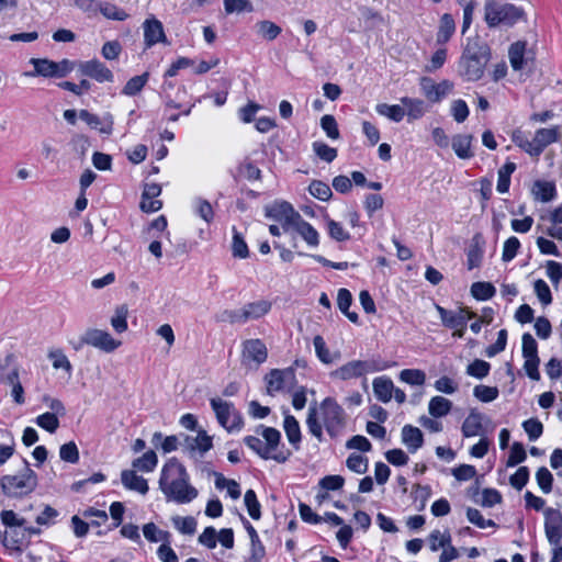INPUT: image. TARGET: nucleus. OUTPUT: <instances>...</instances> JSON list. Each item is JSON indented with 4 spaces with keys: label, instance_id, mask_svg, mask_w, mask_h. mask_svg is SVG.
<instances>
[{
    "label": "nucleus",
    "instance_id": "obj_12",
    "mask_svg": "<svg viewBox=\"0 0 562 562\" xmlns=\"http://www.w3.org/2000/svg\"><path fill=\"white\" fill-rule=\"evenodd\" d=\"M420 91L424 97L431 103L441 102L453 89V83L449 80H442L436 83L429 77L419 79Z\"/></svg>",
    "mask_w": 562,
    "mask_h": 562
},
{
    "label": "nucleus",
    "instance_id": "obj_29",
    "mask_svg": "<svg viewBox=\"0 0 562 562\" xmlns=\"http://www.w3.org/2000/svg\"><path fill=\"white\" fill-rule=\"evenodd\" d=\"M20 368L12 353L0 358V383L5 384L12 379L19 378Z\"/></svg>",
    "mask_w": 562,
    "mask_h": 562
},
{
    "label": "nucleus",
    "instance_id": "obj_32",
    "mask_svg": "<svg viewBox=\"0 0 562 562\" xmlns=\"http://www.w3.org/2000/svg\"><path fill=\"white\" fill-rule=\"evenodd\" d=\"M483 415L471 411L462 424V435L467 438L479 436L483 430Z\"/></svg>",
    "mask_w": 562,
    "mask_h": 562
},
{
    "label": "nucleus",
    "instance_id": "obj_13",
    "mask_svg": "<svg viewBox=\"0 0 562 562\" xmlns=\"http://www.w3.org/2000/svg\"><path fill=\"white\" fill-rule=\"evenodd\" d=\"M267 216L281 223L283 232H288L301 215L288 202H276L267 207Z\"/></svg>",
    "mask_w": 562,
    "mask_h": 562
},
{
    "label": "nucleus",
    "instance_id": "obj_46",
    "mask_svg": "<svg viewBox=\"0 0 562 562\" xmlns=\"http://www.w3.org/2000/svg\"><path fill=\"white\" fill-rule=\"evenodd\" d=\"M151 442L157 446L160 442V447L165 453H170L176 451L178 447H181V442L177 436H167L164 437L161 432H155L153 435Z\"/></svg>",
    "mask_w": 562,
    "mask_h": 562
},
{
    "label": "nucleus",
    "instance_id": "obj_30",
    "mask_svg": "<svg viewBox=\"0 0 562 562\" xmlns=\"http://www.w3.org/2000/svg\"><path fill=\"white\" fill-rule=\"evenodd\" d=\"M456 32V22L451 14L443 13L439 20L436 34V42L439 45L446 44Z\"/></svg>",
    "mask_w": 562,
    "mask_h": 562
},
{
    "label": "nucleus",
    "instance_id": "obj_3",
    "mask_svg": "<svg viewBox=\"0 0 562 562\" xmlns=\"http://www.w3.org/2000/svg\"><path fill=\"white\" fill-rule=\"evenodd\" d=\"M257 436H246L245 445L265 460L285 463L292 451L281 443V432L273 428L260 425L256 428Z\"/></svg>",
    "mask_w": 562,
    "mask_h": 562
},
{
    "label": "nucleus",
    "instance_id": "obj_4",
    "mask_svg": "<svg viewBox=\"0 0 562 562\" xmlns=\"http://www.w3.org/2000/svg\"><path fill=\"white\" fill-rule=\"evenodd\" d=\"M491 60V49L487 45L469 44L459 60V74L467 81L480 80Z\"/></svg>",
    "mask_w": 562,
    "mask_h": 562
},
{
    "label": "nucleus",
    "instance_id": "obj_37",
    "mask_svg": "<svg viewBox=\"0 0 562 562\" xmlns=\"http://www.w3.org/2000/svg\"><path fill=\"white\" fill-rule=\"evenodd\" d=\"M517 166L515 162L507 161L504 166L498 169L497 172V192L504 194L507 193L510 187V177L515 172Z\"/></svg>",
    "mask_w": 562,
    "mask_h": 562
},
{
    "label": "nucleus",
    "instance_id": "obj_20",
    "mask_svg": "<svg viewBox=\"0 0 562 562\" xmlns=\"http://www.w3.org/2000/svg\"><path fill=\"white\" fill-rule=\"evenodd\" d=\"M293 379V372L290 370L273 369L266 374L267 393L274 395L282 392L289 380Z\"/></svg>",
    "mask_w": 562,
    "mask_h": 562
},
{
    "label": "nucleus",
    "instance_id": "obj_14",
    "mask_svg": "<svg viewBox=\"0 0 562 562\" xmlns=\"http://www.w3.org/2000/svg\"><path fill=\"white\" fill-rule=\"evenodd\" d=\"M544 515V532L550 544L557 546L562 539V515L555 508H546Z\"/></svg>",
    "mask_w": 562,
    "mask_h": 562
},
{
    "label": "nucleus",
    "instance_id": "obj_2",
    "mask_svg": "<svg viewBox=\"0 0 562 562\" xmlns=\"http://www.w3.org/2000/svg\"><path fill=\"white\" fill-rule=\"evenodd\" d=\"M345 424V411L333 397H326L319 404L314 403L308 407L306 426L318 441L323 440V428L329 436L335 437L342 430Z\"/></svg>",
    "mask_w": 562,
    "mask_h": 562
},
{
    "label": "nucleus",
    "instance_id": "obj_8",
    "mask_svg": "<svg viewBox=\"0 0 562 562\" xmlns=\"http://www.w3.org/2000/svg\"><path fill=\"white\" fill-rule=\"evenodd\" d=\"M210 403L223 428L231 434L239 432L243 429L244 419L233 403L222 398H212Z\"/></svg>",
    "mask_w": 562,
    "mask_h": 562
},
{
    "label": "nucleus",
    "instance_id": "obj_59",
    "mask_svg": "<svg viewBox=\"0 0 562 562\" xmlns=\"http://www.w3.org/2000/svg\"><path fill=\"white\" fill-rule=\"evenodd\" d=\"M473 394L479 401L490 403L498 397L499 392L495 386L476 385L473 390Z\"/></svg>",
    "mask_w": 562,
    "mask_h": 562
},
{
    "label": "nucleus",
    "instance_id": "obj_31",
    "mask_svg": "<svg viewBox=\"0 0 562 562\" xmlns=\"http://www.w3.org/2000/svg\"><path fill=\"white\" fill-rule=\"evenodd\" d=\"M402 441L411 452H416L423 446V432L417 427L405 425L402 428Z\"/></svg>",
    "mask_w": 562,
    "mask_h": 562
},
{
    "label": "nucleus",
    "instance_id": "obj_57",
    "mask_svg": "<svg viewBox=\"0 0 562 562\" xmlns=\"http://www.w3.org/2000/svg\"><path fill=\"white\" fill-rule=\"evenodd\" d=\"M194 213L206 223H211L214 217L212 205L203 199H195L193 201Z\"/></svg>",
    "mask_w": 562,
    "mask_h": 562
},
{
    "label": "nucleus",
    "instance_id": "obj_62",
    "mask_svg": "<svg viewBox=\"0 0 562 562\" xmlns=\"http://www.w3.org/2000/svg\"><path fill=\"white\" fill-rule=\"evenodd\" d=\"M347 468L358 474L366 473L368 470V459L358 453H351L346 461Z\"/></svg>",
    "mask_w": 562,
    "mask_h": 562
},
{
    "label": "nucleus",
    "instance_id": "obj_64",
    "mask_svg": "<svg viewBox=\"0 0 562 562\" xmlns=\"http://www.w3.org/2000/svg\"><path fill=\"white\" fill-rule=\"evenodd\" d=\"M491 364L484 360L476 359L467 368V373L476 379H483L490 373Z\"/></svg>",
    "mask_w": 562,
    "mask_h": 562
},
{
    "label": "nucleus",
    "instance_id": "obj_42",
    "mask_svg": "<svg viewBox=\"0 0 562 562\" xmlns=\"http://www.w3.org/2000/svg\"><path fill=\"white\" fill-rule=\"evenodd\" d=\"M127 316H128V308L126 305L123 304L115 308L110 323L116 333L122 334L127 330V328H128Z\"/></svg>",
    "mask_w": 562,
    "mask_h": 562
},
{
    "label": "nucleus",
    "instance_id": "obj_33",
    "mask_svg": "<svg viewBox=\"0 0 562 562\" xmlns=\"http://www.w3.org/2000/svg\"><path fill=\"white\" fill-rule=\"evenodd\" d=\"M526 49H527V43L525 41H517L509 46L508 58H509L510 66L515 71L521 70L525 67Z\"/></svg>",
    "mask_w": 562,
    "mask_h": 562
},
{
    "label": "nucleus",
    "instance_id": "obj_10",
    "mask_svg": "<svg viewBox=\"0 0 562 562\" xmlns=\"http://www.w3.org/2000/svg\"><path fill=\"white\" fill-rule=\"evenodd\" d=\"M385 366H378L373 360H352L331 372V376L339 380L360 378L367 373L384 370Z\"/></svg>",
    "mask_w": 562,
    "mask_h": 562
},
{
    "label": "nucleus",
    "instance_id": "obj_50",
    "mask_svg": "<svg viewBox=\"0 0 562 562\" xmlns=\"http://www.w3.org/2000/svg\"><path fill=\"white\" fill-rule=\"evenodd\" d=\"M451 542V535L449 531L432 530L428 537V543L431 551L436 552L441 547L448 546Z\"/></svg>",
    "mask_w": 562,
    "mask_h": 562
},
{
    "label": "nucleus",
    "instance_id": "obj_54",
    "mask_svg": "<svg viewBox=\"0 0 562 562\" xmlns=\"http://www.w3.org/2000/svg\"><path fill=\"white\" fill-rule=\"evenodd\" d=\"M308 191L314 198L321 201H328L333 194L330 187L327 183L318 180L311 182Z\"/></svg>",
    "mask_w": 562,
    "mask_h": 562
},
{
    "label": "nucleus",
    "instance_id": "obj_49",
    "mask_svg": "<svg viewBox=\"0 0 562 562\" xmlns=\"http://www.w3.org/2000/svg\"><path fill=\"white\" fill-rule=\"evenodd\" d=\"M496 290L490 282H474L471 285V294L481 301H486L494 296Z\"/></svg>",
    "mask_w": 562,
    "mask_h": 562
},
{
    "label": "nucleus",
    "instance_id": "obj_39",
    "mask_svg": "<svg viewBox=\"0 0 562 562\" xmlns=\"http://www.w3.org/2000/svg\"><path fill=\"white\" fill-rule=\"evenodd\" d=\"M451 401L439 395L431 397L428 403V412L435 418L446 416L451 411Z\"/></svg>",
    "mask_w": 562,
    "mask_h": 562
},
{
    "label": "nucleus",
    "instance_id": "obj_63",
    "mask_svg": "<svg viewBox=\"0 0 562 562\" xmlns=\"http://www.w3.org/2000/svg\"><path fill=\"white\" fill-rule=\"evenodd\" d=\"M447 59V49L441 47L438 48L430 57L429 63L425 66L424 70L426 72H435L440 69Z\"/></svg>",
    "mask_w": 562,
    "mask_h": 562
},
{
    "label": "nucleus",
    "instance_id": "obj_44",
    "mask_svg": "<svg viewBox=\"0 0 562 562\" xmlns=\"http://www.w3.org/2000/svg\"><path fill=\"white\" fill-rule=\"evenodd\" d=\"M143 535L149 542L170 541V533L159 529L154 522H148L143 526Z\"/></svg>",
    "mask_w": 562,
    "mask_h": 562
},
{
    "label": "nucleus",
    "instance_id": "obj_61",
    "mask_svg": "<svg viewBox=\"0 0 562 562\" xmlns=\"http://www.w3.org/2000/svg\"><path fill=\"white\" fill-rule=\"evenodd\" d=\"M536 481L544 494H549L552 491L553 476L547 468L541 467L537 470Z\"/></svg>",
    "mask_w": 562,
    "mask_h": 562
},
{
    "label": "nucleus",
    "instance_id": "obj_11",
    "mask_svg": "<svg viewBox=\"0 0 562 562\" xmlns=\"http://www.w3.org/2000/svg\"><path fill=\"white\" fill-rule=\"evenodd\" d=\"M213 447V439L205 430H199L196 436H183L182 452L190 459L199 460Z\"/></svg>",
    "mask_w": 562,
    "mask_h": 562
},
{
    "label": "nucleus",
    "instance_id": "obj_43",
    "mask_svg": "<svg viewBox=\"0 0 562 562\" xmlns=\"http://www.w3.org/2000/svg\"><path fill=\"white\" fill-rule=\"evenodd\" d=\"M149 79V74L144 72L140 76L132 77L123 87L122 93L128 97L138 94Z\"/></svg>",
    "mask_w": 562,
    "mask_h": 562
},
{
    "label": "nucleus",
    "instance_id": "obj_7",
    "mask_svg": "<svg viewBox=\"0 0 562 562\" xmlns=\"http://www.w3.org/2000/svg\"><path fill=\"white\" fill-rule=\"evenodd\" d=\"M24 471L15 475H4L0 480L3 493L10 497H22L31 494L37 486V475L27 462Z\"/></svg>",
    "mask_w": 562,
    "mask_h": 562
},
{
    "label": "nucleus",
    "instance_id": "obj_40",
    "mask_svg": "<svg viewBox=\"0 0 562 562\" xmlns=\"http://www.w3.org/2000/svg\"><path fill=\"white\" fill-rule=\"evenodd\" d=\"M352 302V295L347 289H339L337 294V305L338 308L348 317L350 322L357 324L359 321L358 314L355 312H349V307Z\"/></svg>",
    "mask_w": 562,
    "mask_h": 562
},
{
    "label": "nucleus",
    "instance_id": "obj_1",
    "mask_svg": "<svg viewBox=\"0 0 562 562\" xmlns=\"http://www.w3.org/2000/svg\"><path fill=\"white\" fill-rule=\"evenodd\" d=\"M159 488L168 502L191 503L198 496V490L190 483V475L176 458L169 459L161 468Z\"/></svg>",
    "mask_w": 562,
    "mask_h": 562
},
{
    "label": "nucleus",
    "instance_id": "obj_47",
    "mask_svg": "<svg viewBox=\"0 0 562 562\" xmlns=\"http://www.w3.org/2000/svg\"><path fill=\"white\" fill-rule=\"evenodd\" d=\"M48 359L52 361V366L55 370H64L68 374L72 371V366L67 358V356L60 349H54L48 352Z\"/></svg>",
    "mask_w": 562,
    "mask_h": 562
},
{
    "label": "nucleus",
    "instance_id": "obj_35",
    "mask_svg": "<svg viewBox=\"0 0 562 562\" xmlns=\"http://www.w3.org/2000/svg\"><path fill=\"white\" fill-rule=\"evenodd\" d=\"M256 34L267 41L276 40L282 32V29L272 21L261 20L255 24Z\"/></svg>",
    "mask_w": 562,
    "mask_h": 562
},
{
    "label": "nucleus",
    "instance_id": "obj_56",
    "mask_svg": "<svg viewBox=\"0 0 562 562\" xmlns=\"http://www.w3.org/2000/svg\"><path fill=\"white\" fill-rule=\"evenodd\" d=\"M527 458L525 447L520 442H514L510 447L509 456L506 461L508 468L515 467L524 462Z\"/></svg>",
    "mask_w": 562,
    "mask_h": 562
},
{
    "label": "nucleus",
    "instance_id": "obj_27",
    "mask_svg": "<svg viewBox=\"0 0 562 562\" xmlns=\"http://www.w3.org/2000/svg\"><path fill=\"white\" fill-rule=\"evenodd\" d=\"M473 136L470 134H457L451 139V147L460 159H470L474 156L472 151Z\"/></svg>",
    "mask_w": 562,
    "mask_h": 562
},
{
    "label": "nucleus",
    "instance_id": "obj_28",
    "mask_svg": "<svg viewBox=\"0 0 562 562\" xmlns=\"http://www.w3.org/2000/svg\"><path fill=\"white\" fill-rule=\"evenodd\" d=\"M373 393L375 397L382 402L387 403L393 397L394 383L387 376H378L372 382Z\"/></svg>",
    "mask_w": 562,
    "mask_h": 562
},
{
    "label": "nucleus",
    "instance_id": "obj_15",
    "mask_svg": "<svg viewBox=\"0 0 562 562\" xmlns=\"http://www.w3.org/2000/svg\"><path fill=\"white\" fill-rule=\"evenodd\" d=\"M268 350L260 339H249L243 344V362L256 368L267 360Z\"/></svg>",
    "mask_w": 562,
    "mask_h": 562
},
{
    "label": "nucleus",
    "instance_id": "obj_48",
    "mask_svg": "<svg viewBox=\"0 0 562 562\" xmlns=\"http://www.w3.org/2000/svg\"><path fill=\"white\" fill-rule=\"evenodd\" d=\"M171 521L173 527L183 535H193L196 530V520L191 516H173Z\"/></svg>",
    "mask_w": 562,
    "mask_h": 562
},
{
    "label": "nucleus",
    "instance_id": "obj_16",
    "mask_svg": "<svg viewBox=\"0 0 562 562\" xmlns=\"http://www.w3.org/2000/svg\"><path fill=\"white\" fill-rule=\"evenodd\" d=\"M78 70L82 76L90 77L98 82H112L114 79L112 71L98 59L80 61Z\"/></svg>",
    "mask_w": 562,
    "mask_h": 562
},
{
    "label": "nucleus",
    "instance_id": "obj_22",
    "mask_svg": "<svg viewBox=\"0 0 562 562\" xmlns=\"http://www.w3.org/2000/svg\"><path fill=\"white\" fill-rule=\"evenodd\" d=\"M290 229H294L310 247L315 248L319 245L318 232L301 215L293 223Z\"/></svg>",
    "mask_w": 562,
    "mask_h": 562
},
{
    "label": "nucleus",
    "instance_id": "obj_17",
    "mask_svg": "<svg viewBox=\"0 0 562 562\" xmlns=\"http://www.w3.org/2000/svg\"><path fill=\"white\" fill-rule=\"evenodd\" d=\"M442 324L448 328H459L467 325L469 319L476 317V314L467 307H461L457 312L448 311L440 305H436Z\"/></svg>",
    "mask_w": 562,
    "mask_h": 562
},
{
    "label": "nucleus",
    "instance_id": "obj_36",
    "mask_svg": "<svg viewBox=\"0 0 562 562\" xmlns=\"http://www.w3.org/2000/svg\"><path fill=\"white\" fill-rule=\"evenodd\" d=\"M31 64L34 66V70L32 72H27L26 76L56 78L54 60L47 58H33L31 59Z\"/></svg>",
    "mask_w": 562,
    "mask_h": 562
},
{
    "label": "nucleus",
    "instance_id": "obj_52",
    "mask_svg": "<svg viewBox=\"0 0 562 562\" xmlns=\"http://www.w3.org/2000/svg\"><path fill=\"white\" fill-rule=\"evenodd\" d=\"M35 423L42 429L54 434L59 427L58 416L54 413H44L36 417Z\"/></svg>",
    "mask_w": 562,
    "mask_h": 562
},
{
    "label": "nucleus",
    "instance_id": "obj_38",
    "mask_svg": "<svg viewBox=\"0 0 562 562\" xmlns=\"http://www.w3.org/2000/svg\"><path fill=\"white\" fill-rule=\"evenodd\" d=\"M375 111L379 115L385 116L393 122H401L405 116V109L402 104H387L379 103L375 106Z\"/></svg>",
    "mask_w": 562,
    "mask_h": 562
},
{
    "label": "nucleus",
    "instance_id": "obj_41",
    "mask_svg": "<svg viewBox=\"0 0 562 562\" xmlns=\"http://www.w3.org/2000/svg\"><path fill=\"white\" fill-rule=\"evenodd\" d=\"M215 476V486L218 490H226L227 494L233 499H238L240 497L241 491L239 484L235 480L226 479L221 473H214Z\"/></svg>",
    "mask_w": 562,
    "mask_h": 562
},
{
    "label": "nucleus",
    "instance_id": "obj_34",
    "mask_svg": "<svg viewBox=\"0 0 562 562\" xmlns=\"http://www.w3.org/2000/svg\"><path fill=\"white\" fill-rule=\"evenodd\" d=\"M158 464V458L154 450L146 451L143 456L136 458L132 462L134 471H140L145 473L153 472Z\"/></svg>",
    "mask_w": 562,
    "mask_h": 562
},
{
    "label": "nucleus",
    "instance_id": "obj_25",
    "mask_svg": "<svg viewBox=\"0 0 562 562\" xmlns=\"http://www.w3.org/2000/svg\"><path fill=\"white\" fill-rule=\"evenodd\" d=\"M283 429L289 443L295 451H299L301 448L302 434L297 419L286 414L283 420Z\"/></svg>",
    "mask_w": 562,
    "mask_h": 562
},
{
    "label": "nucleus",
    "instance_id": "obj_18",
    "mask_svg": "<svg viewBox=\"0 0 562 562\" xmlns=\"http://www.w3.org/2000/svg\"><path fill=\"white\" fill-rule=\"evenodd\" d=\"M144 42L147 47H151L158 43H166L162 23L154 15L148 16L143 23Z\"/></svg>",
    "mask_w": 562,
    "mask_h": 562
},
{
    "label": "nucleus",
    "instance_id": "obj_58",
    "mask_svg": "<svg viewBox=\"0 0 562 562\" xmlns=\"http://www.w3.org/2000/svg\"><path fill=\"white\" fill-rule=\"evenodd\" d=\"M520 248V241L517 237L510 236L504 241L502 260L505 262L512 261Z\"/></svg>",
    "mask_w": 562,
    "mask_h": 562
},
{
    "label": "nucleus",
    "instance_id": "obj_21",
    "mask_svg": "<svg viewBox=\"0 0 562 562\" xmlns=\"http://www.w3.org/2000/svg\"><path fill=\"white\" fill-rule=\"evenodd\" d=\"M79 117L90 127L98 130L102 134L110 135L113 132V116L110 113L100 119L98 115L92 114L87 110H81L79 112Z\"/></svg>",
    "mask_w": 562,
    "mask_h": 562
},
{
    "label": "nucleus",
    "instance_id": "obj_9",
    "mask_svg": "<svg viewBox=\"0 0 562 562\" xmlns=\"http://www.w3.org/2000/svg\"><path fill=\"white\" fill-rule=\"evenodd\" d=\"M85 345L99 349L105 353H111L122 346V341L114 338L106 330L99 328H88L80 336L79 344L75 347V349L78 350Z\"/></svg>",
    "mask_w": 562,
    "mask_h": 562
},
{
    "label": "nucleus",
    "instance_id": "obj_51",
    "mask_svg": "<svg viewBox=\"0 0 562 562\" xmlns=\"http://www.w3.org/2000/svg\"><path fill=\"white\" fill-rule=\"evenodd\" d=\"M400 380L409 385H423L426 381V374L419 369H404L400 372Z\"/></svg>",
    "mask_w": 562,
    "mask_h": 562
},
{
    "label": "nucleus",
    "instance_id": "obj_60",
    "mask_svg": "<svg viewBox=\"0 0 562 562\" xmlns=\"http://www.w3.org/2000/svg\"><path fill=\"white\" fill-rule=\"evenodd\" d=\"M450 112L456 122L463 123L468 119L470 110L464 100L458 99L451 102Z\"/></svg>",
    "mask_w": 562,
    "mask_h": 562
},
{
    "label": "nucleus",
    "instance_id": "obj_24",
    "mask_svg": "<svg viewBox=\"0 0 562 562\" xmlns=\"http://www.w3.org/2000/svg\"><path fill=\"white\" fill-rule=\"evenodd\" d=\"M531 195L536 201L548 203L557 195L554 182L547 180H536L531 187Z\"/></svg>",
    "mask_w": 562,
    "mask_h": 562
},
{
    "label": "nucleus",
    "instance_id": "obj_23",
    "mask_svg": "<svg viewBox=\"0 0 562 562\" xmlns=\"http://www.w3.org/2000/svg\"><path fill=\"white\" fill-rule=\"evenodd\" d=\"M121 482L126 490L135 491L142 495H145L148 492L147 480L137 475L136 471L133 469L122 471Z\"/></svg>",
    "mask_w": 562,
    "mask_h": 562
},
{
    "label": "nucleus",
    "instance_id": "obj_5",
    "mask_svg": "<svg viewBox=\"0 0 562 562\" xmlns=\"http://www.w3.org/2000/svg\"><path fill=\"white\" fill-rule=\"evenodd\" d=\"M561 137L560 126H552L537 130L532 139H528L521 131H516L513 142L529 156L538 158L549 145L560 142Z\"/></svg>",
    "mask_w": 562,
    "mask_h": 562
},
{
    "label": "nucleus",
    "instance_id": "obj_55",
    "mask_svg": "<svg viewBox=\"0 0 562 562\" xmlns=\"http://www.w3.org/2000/svg\"><path fill=\"white\" fill-rule=\"evenodd\" d=\"M100 12L106 19L114 21H124L127 19L128 14L121 8L112 3H102L100 5Z\"/></svg>",
    "mask_w": 562,
    "mask_h": 562
},
{
    "label": "nucleus",
    "instance_id": "obj_19",
    "mask_svg": "<svg viewBox=\"0 0 562 562\" xmlns=\"http://www.w3.org/2000/svg\"><path fill=\"white\" fill-rule=\"evenodd\" d=\"M270 308V302L265 300L248 303L234 315L233 321L245 323L248 319H257L266 315Z\"/></svg>",
    "mask_w": 562,
    "mask_h": 562
},
{
    "label": "nucleus",
    "instance_id": "obj_26",
    "mask_svg": "<svg viewBox=\"0 0 562 562\" xmlns=\"http://www.w3.org/2000/svg\"><path fill=\"white\" fill-rule=\"evenodd\" d=\"M401 103L404 105L408 121L419 120L428 112L426 102L418 98L403 97Z\"/></svg>",
    "mask_w": 562,
    "mask_h": 562
},
{
    "label": "nucleus",
    "instance_id": "obj_6",
    "mask_svg": "<svg viewBox=\"0 0 562 562\" xmlns=\"http://www.w3.org/2000/svg\"><path fill=\"white\" fill-rule=\"evenodd\" d=\"M524 19V10L513 3H501L496 0H486L484 4V21L491 29L499 25L513 26Z\"/></svg>",
    "mask_w": 562,
    "mask_h": 562
},
{
    "label": "nucleus",
    "instance_id": "obj_53",
    "mask_svg": "<svg viewBox=\"0 0 562 562\" xmlns=\"http://www.w3.org/2000/svg\"><path fill=\"white\" fill-rule=\"evenodd\" d=\"M244 502H245V505H246L249 516L252 519L258 520L261 516V512H260L261 506L257 499V495H256L255 491H252V490L246 491L245 496H244Z\"/></svg>",
    "mask_w": 562,
    "mask_h": 562
},
{
    "label": "nucleus",
    "instance_id": "obj_45",
    "mask_svg": "<svg viewBox=\"0 0 562 562\" xmlns=\"http://www.w3.org/2000/svg\"><path fill=\"white\" fill-rule=\"evenodd\" d=\"M313 345L315 348V352L317 358L325 364L333 363L338 359V355L330 353L329 349L326 346V342L322 336H315L313 339Z\"/></svg>",
    "mask_w": 562,
    "mask_h": 562
}]
</instances>
